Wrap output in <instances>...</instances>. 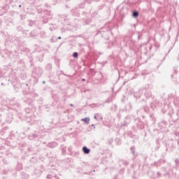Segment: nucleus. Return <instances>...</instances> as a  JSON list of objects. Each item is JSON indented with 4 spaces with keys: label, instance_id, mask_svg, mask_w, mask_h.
Segmentation results:
<instances>
[{
    "label": "nucleus",
    "instance_id": "f257e3e1",
    "mask_svg": "<svg viewBox=\"0 0 179 179\" xmlns=\"http://www.w3.org/2000/svg\"><path fill=\"white\" fill-rule=\"evenodd\" d=\"M100 33L101 34V37L103 38H106V34L108 35L110 34V33H111V31L108 28L103 27V28H101L99 31H98L97 34H100Z\"/></svg>",
    "mask_w": 179,
    "mask_h": 179
},
{
    "label": "nucleus",
    "instance_id": "f03ea898",
    "mask_svg": "<svg viewBox=\"0 0 179 179\" xmlns=\"http://www.w3.org/2000/svg\"><path fill=\"white\" fill-rule=\"evenodd\" d=\"M43 171H44V166L40 165L39 168H36L34 170V174L36 177H40V176L43 174Z\"/></svg>",
    "mask_w": 179,
    "mask_h": 179
},
{
    "label": "nucleus",
    "instance_id": "7ed1b4c3",
    "mask_svg": "<svg viewBox=\"0 0 179 179\" xmlns=\"http://www.w3.org/2000/svg\"><path fill=\"white\" fill-rule=\"evenodd\" d=\"M83 16H85V17L83 18L84 24H90L92 22V20L90 18L87 17V13L86 12H83Z\"/></svg>",
    "mask_w": 179,
    "mask_h": 179
},
{
    "label": "nucleus",
    "instance_id": "20e7f679",
    "mask_svg": "<svg viewBox=\"0 0 179 179\" xmlns=\"http://www.w3.org/2000/svg\"><path fill=\"white\" fill-rule=\"evenodd\" d=\"M34 72L38 76H41V75H43V69L40 67L36 68L35 70L34 71Z\"/></svg>",
    "mask_w": 179,
    "mask_h": 179
},
{
    "label": "nucleus",
    "instance_id": "39448f33",
    "mask_svg": "<svg viewBox=\"0 0 179 179\" xmlns=\"http://www.w3.org/2000/svg\"><path fill=\"white\" fill-rule=\"evenodd\" d=\"M48 148H50V149H54V148H57L58 146V143L53 141L48 143L47 145Z\"/></svg>",
    "mask_w": 179,
    "mask_h": 179
},
{
    "label": "nucleus",
    "instance_id": "423d86ee",
    "mask_svg": "<svg viewBox=\"0 0 179 179\" xmlns=\"http://www.w3.org/2000/svg\"><path fill=\"white\" fill-rule=\"evenodd\" d=\"M13 100H15V98L10 101V105L12 106L13 107H16L17 108H19L20 107V103L17 102L15 103L13 102Z\"/></svg>",
    "mask_w": 179,
    "mask_h": 179
},
{
    "label": "nucleus",
    "instance_id": "0eeeda50",
    "mask_svg": "<svg viewBox=\"0 0 179 179\" xmlns=\"http://www.w3.org/2000/svg\"><path fill=\"white\" fill-rule=\"evenodd\" d=\"M143 93V92L142 91V90H140L138 92L134 93V96L136 99H141V96H142Z\"/></svg>",
    "mask_w": 179,
    "mask_h": 179
},
{
    "label": "nucleus",
    "instance_id": "6e6552de",
    "mask_svg": "<svg viewBox=\"0 0 179 179\" xmlns=\"http://www.w3.org/2000/svg\"><path fill=\"white\" fill-rule=\"evenodd\" d=\"M23 101L27 106H33V99L31 98H27V99H24Z\"/></svg>",
    "mask_w": 179,
    "mask_h": 179
},
{
    "label": "nucleus",
    "instance_id": "1a4fd4ad",
    "mask_svg": "<svg viewBox=\"0 0 179 179\" xmlns=\"http://www.w3.org/2000/svg\"><path fill=\"white\" fill-rule=\"evenodd\" d=\"M29 139H40V135L36 134V133H34L32 134V135L31 136H29Z\"/></svg>",
    "mask_w": 179,
    "mask_h": 179
},
{
    "label": "nucleus",
    "instance_id": "9d476101",
    "mask_svg": "<svg viewBox=\"0 0 179 179\" xmlns=\"http://www.w3.org/2000/svg\"><path fill=\"white\" fill-rule=\"evenodd\" d=\"M82 150L84 155H89V153H90V149L87 148L86 146H83Z\"/></svg>",
    "mask_w": 179,
    "mask_h": 179
},
{
    "label": "nucleus",
    "instance_id": "9b49d317",
    "mask_svg": "<svg viewBox=\"0 0 179 179\" xmlns=\"http://www.w3.org/2000/svg\"><path fill=\"white\" fill-rule=\"evenodd\" d=\"M60 150H62V155L64 156V155H66V146L64 145H61Z\"/></svg>",
    "mask_w": 179,
    "mask_h": 179
},
{
    "label": "nucleus",
    "instance_id": "f8f14e48",
    "mask_svg": "<svg viewBox=\"0 0 179 179\" xmlns=\"http://www.w3.org/2000/svg\"><path fill=\"white\" fill-rule=\"evenodd\" d=\"M71 14L73 15V16H79V13H78V8H73L71 10Z\"/></svg>",
    "mask_w": 179,
    "mask_h": 179
},
{
    "label": "nucleus",
    "instance_id": "ddd939ff",
    "mask_svg": "<svg viewBox=\"0 0 179 179\" xmlns=\"http://www.w3.org/2000/svg\"><path fill=\"white\" fill-rule=\"evenodd\" d=\"M132 17L134 19H137L139 17V11L138 10H134L131 14Z\"/></svg>",
    "mask_w": 179,
    "mask_h": 179
},
{
    "label": "nucleus",
    "instance_id": "4468645a",
    "mask_svg": "<svg viewBox=\"0 0 179 179\" xmlns=\"http://www.w3.org/2000/svg\"><path fill=\"white\" fill-rule=\"evenodd\" d=\"M29 37L34 38V37H37V30H34L29 33Z\"/></svg>",
    "mask_w": 179,
    "mask_h": 179
},
{
    "label": "nucleus",
    "instance_id": "2eb2a0df",
    "mask_svg": "<svg viewBox=\"0 0 179 179\" xmlns=\"http://www.w3.org/2000/svg\"><path fill=\"white\" fill-rule=\"evenodd\" d=\"M91 16L92 19H99L100 17V15L97 12L92 13Z\"/></svg>",
    "mask_w": 179,
    "mask_h": 179
},
{
    "label": "nucleus",
    "instance_id": "dca6fc26",
    "mask_svg": "<svg viewBox=\"0 0 179 179\" xmlns=\"http://www.w3.org/2000/svg\"><path fill=\"white\" fill-rule=\"evenodd\" d=\"M81 121H83V122H85V124L88 125V124L90 122V117H85V118L81 119Z\"/></svg>",
    "mask_w": 179,
    "mask_h": 179
},
{
    "label": "nucleus",
    "instance_id": "f3484780",
    "mask_svg": "<svg viewBox=\"0 0 179 179\" xmlns=\"http://www.w3.org/2000/svg\"><path fill=\"white\" fill-rule=\"evenodd\" d=\"M119 164H120V166H121L122 164H123L124 166H127L128 164V162H127V161L122 159V160L119 161Z\"/></svg>",
    "mask_w": 179,
    "mask_h": 179
},
{
    "label": "nucleus",
    "instance_id": "a211bd4d",
    "mask_svg": "<svg viewBox=\"0 0 179 179\" xmlns=\"http://www.w3.org/2000/svg\"><path fill=\"white\" fill-rule=\"evenodd\" d=\"M134 159L135 157H136V154H135V148L134 147H131V149H130Z\"/></svg>",
    "mask_w": 179,
    "mask_h": 179
},
{
    "label": "nucleus",
    "instance_id": "6ab92c4d",
    "mask_svg": "<svg viewBox=\"0 0 179 179\" xmlns=\"http://www.w3.org/2000/svg\"><path fill=\"white\" fill-rule=\"evenodd\" d=\"M52 69V66L51 65V64H48L46 65V70L47 71H51Z\"/></svg>",
    "mask_w": 179,
    "mask_h": 179
},
{
    "label": "nucleus",
    "instance_id": "aec40b11",
    "mask_svg": "<svg viewBox=\"0 0 179 179\" xmlns=\"http://www.w3.org/2000/svg\"><path fill=\"white\" fill-rule=\"evenodd\" d=\"M72 57L73 58H78L79 57V53H78V52H74L72 55Z\"/></svg>",
    "mask_w": 179,
    "mask_h": 179
},
{
    "label": "nucleus",
    "instance_id": "412c9836",
    "mask_svg": "<svg viewBox=\"0 0 179 179\" xmlns=\"http://www.w3.org/2000/svg\"><path fill=\"white\" fill-rule=\"evenodd\" d=\"M22 177L23 179H27V178H29V175L26 174L25 173H22Z\"/></svg>",
    "mask_w": 179,
    "mask_h": 179
},
{
    "label": "nucleus",
    "instance_id": "4be33fe9",
    "mask_svg": "<svg viewBox=\"0 0 179 179\" xmlns=\"http://www.w3.org/2000/svg\"><path fill=\"white\" fill-rule=\"evenodd\" d=\"M127 107H129L128 110H129V111H131L132 110V108H133L132 103H129V104L127 106Z\"/></svg>",
    "mask_w": 179,
    "mask_h": 179
},
{
    "label": "nucleus",
    "instance_id": "5701e85b",
    "mask_svg": "<svg viewBox=\"0 0 179 179\" xmlns=\"http://www.w3.org/2000/svg\"><path fill=\"white\" fill-rule=\"evenodd\" d=\"M111 101H113V98L110 96L105 101V103H111Z\"/></svg>",
    "mask_w": 179,
    "mask_h": 179
},
{
    "label": "nucleus",
    "instance_id": "b1692460",
    "mask_svg": "<svg viewBox=\"0 0 179 179\" xmlns=\"http://www.w3.org/2000/svg\"><path fill=\"white\" fill-rule=\"evenodd\" d=\"M10 139H15V134L13 133H10L9 134Z\"/></svg>",
    "mask_w": 179,
    "mask_h": 179
},
{
    "label": "nucleus",
    "instance_id": "393cba45",
    "mask_svg": "<svg viewBox=\"0 0 179 179\" xmlns=\"http://www.w3.org/2000/svg\"><path fill=\"white\" fill-rule=\"evenodd\" d=\"M36 23V22H34V21H31V20H29V25L30 26V27H31V26H34V24Z\"/></svg>",
    "mask_w": 179,
    "mask_h": 179
},
{
    "label": "nucleus",
    "instance_id": "a878e982",
    "mask_svg": "<svg viewBox=\"0 0 179 179\" xmlns=\"http://www.w3.org/2000/svg\"><path fill=\"white\" fill-rule=\"evenodd\" d=\"M79 8H80L81 9H83V8H85V3H82L79 5Z\"/></svg>",
    "mask_w": 179,
    "mask_h": 179
},
{
    "label": "nucleus",
    "instance_id": "bb28decb",
    "mask_svg": "<svg viewBox=\"0 0 179 179\" xmlns=\"http://www.w3.org/2000/svg\"><path fill=\"white\" fill-rule=\"evenodd\" d=\"M128 124H129V121H128V122L124 121V124H123V127H127V125H128Z\"/></svg>",
    "mask_w": 179,
    "mask_h": 179
},
{
    "label": "nucleus",
    "instance_id": "cd10ccee",
    "mask_svg": "<svg viewBox=\"0 0 179 179\" xmlns=\"http://www.w3.org/2000/svg\"><path fill=\"white\" fill-rule=\"evenodd\" d=\"M46 179H52V176H51V175H48L47 176H46Z\"/></svg>",
    "mask_w": 179,
    "mask_h": 179
},
{
    "label": "nucleus",
    "instance_id": "c85d7f7f",
    "mask_svg": "<svg viewBox=\"0 0 179 179\" xmlns=\"http://www.w3.org/2000/svg\"><path fill=\"white\" fill-rule=\"evenodd\" d=\"M103 8H104V6L101 5V6H99L98 9H99V10H101V9H103Z\"/></svg>",
    "mask_w": 179,
    "mask_h": 179
},
{
    "label": "nucleus",
    "instance_id": "c756f323",
    "mask_svg": "<svg viewBox=\"0 0 179 179\" xmlns=\"http://www.w3.org/2000/svg\"><path fill=\"white\" fill-rule=\"evenodd\" d=\"M68 151L71 153V152H72V146H69L68 148Z\"/></svg>",
    "mask_w": 179,
    "mask_h": 179
},
{
    "label": "nucleus",
    "instance_id": "7c9ffc66",
    "mask_svg": "<svg viewBox=\"0 0 179 179\" xmlns=\"http://www.w3.org/2000/svg\"><path fill=\"white\" fill-rule=\"evenodd\" d=\"M145 96H147V97H150V96H152V92H148V94L147 95L146 94H145Z\"/></svg>",
    "mask_w": 179,
    "mask_h": 179
},
{
    "label": "nucleus",
    "instance_id": "2f4dec72",
    "mask_svg": "<svg viewBox=\"0 0 179 179\" xmlns=\"http://www.w3.org/2000/svg\"><path fill=\"white\" fill-rule=\"evenodd\" d=\"M96 117H99L101 118V120H103V117L101 116V115H100L99 113L96 114Z\"/></svg>",
    "mask_w": 179,
    "mask_h": 179
},
{
    "label": "nucleus",
    "instance_id": "473e14b6",
    "mask_svg": "<svg viewBox=\"0 0 179 179\" xmlns=\"http://www.w3.org/2000/svg\"><path fill=\"white\" fill-rule=\"evenodd\" d=\"M45 8H47L48 9V8H51V6L49 4L46 3L45 4Z\"/></svg>",
    "mask_w": 179,
    "mask_h": 179
},
{
    "label": "nucleus",
    "instance_id": "72a5a7b5",
    "mask_svg": "<svg viewBox=\"0 0 179 179\" xmlns=\"http://www.w3.org/2000/svg\"><path fill=\"white\" fill-rule=\"evenodd\" d=\"M125 99H126L125 96H123V97L122 98V103H125Z\"/></svg>",
    "mask_w": 179,
    "mask_h": 179
},
{
    "label": "nucleus",
    "instance_id": "f704fd0d",
    "mask_svg": "<svg viewBox=\"0 0 179 179\" xmlns=\"http://www.w3.org/2000/svg\"><path fill=\"white\" fill-rule=\"evenodd\" d=\"M25 111H26L27 113H30V109H29V108H25Z\"/></svg>",
    "mask_w": 179,
    "mask_h": 179
},
{
    "label": "nucleus",
    "instance_id": "c9c22d12",
    "mask_svg": "<svg viewBox=\"0 0 179 179\" xmlns=\"http://www.w3.org/2000/svg\"><path fill=\"white\" fill-rule=\"evenodd\" d=\"M17 30L20 31V30H22V27H17Z\"/></svg>",
    "mask_w": 179,
    "mask_h": 179
},
{
    "label": "nucleus",
    "instance_id": "e433bc0d",
    "mask_svg": "<svg viewBox=\"0 0 179 179\" xmlns=\"http://www.w3.org/2000/svg\"><path fill=\"white\" fill-rule=\"evenodd\" d=\"M34 160H36V158L32 157L30 161H31V162H34Z\"/></svg>",
    "mask_w": 179,
    "mask_h": 179
},
{
    "label": "nucleus",
    "instance_id": "4c0bfd02",
    "mask_svg": "<svg viewBox=\"0 0 179 179\" xmlns=\"http://www.w3.org/2000/svg\"><path fill=\"white\" fill-rule=\"evenodd\" d=\"M3 174H8V171L6 170L3 171Z\"/></svg>",
    "mask_w": 179,
    "mask_h": 179
},
{
    "label": "nucleus",
    "instance_id": "58836bf2",
    "mask_svg": "<svg viewBox=\"0 0 179 179\" xmlns=\"http://www.w3.org/2000/svg\"><path fill=\"white\" fill-rule=\"evenodd\" d=\"M175 162H176V164H178V163H179L178 159H176Z\"/></svg>",
    "mask_w": 179,
    "mask_h": 179
},
{
    "label": "nucleus",
    "instance_id": "ea45409f",
    "mask_svg": "<svg viewBox=\"0 0 179 179\" xmlns=\"http://www.w3.org/2000/svg\"><path fill=\"white\" fill-rule=\"evenodd\" d=\"M2 121V115L0 114V122Z\"/></svg>",
    "mask_w": 179,
    "mask_h": 179
},
{
    "label": "nucleus",
    "instance_id": "a19ab883",
    "mask_svg": "<svg viewBox=\"0 0 179 179\" xmlns=\"http://www.w3.org/2000/svg\"><path fill=\"white\" fill-rule=\"evenodd\" d=\"M66 8H67V9H69V8H71V7H69V6H68L67 4L66 5Z\"/></svg>",
    "mask_w": 179,
    "mask_h": 179
},
{
    "label": "nucleus",
    "instance_id": "79ce46f5",
    "mask_svg": "<svg viewBox=\"0 0 179 179\" xmlns=\"http://www.w3.org/2000/svg\"><path fill=\"white\" fill-rule=\"evenodd\" d=\"M50 41H51V43H54V38H52L50 39Z\"/></svg>",
    "mask_w": 179,
    "mask_h": 179
},
{
    "label": "nucleus",
    "instance_id": "37998d69",
    "mask_svg": "<svg viewBox=\"0 0 179 179\" xmlns=\"http://www.w3.org/2000/svg\"><path fill=\"white\" fill-rule=\"evenodd\" d=\"M174 73H177V70L174 68Z\"/></svg>",
    "mask_w": 179,
    "mask_h": 179
},
{
    "label": "nucleus",
    "instance_id": "c03bdc74",
    "mask_svg": "<svg viewBox=\"0 0 179 179\" xmlns=\"http://www.w3.org/2000/svg\"><path fill=\"white\" fill-rule=\"evenodd\" d=\"M138 39L141 40V35H138Z\"/></svg>",
    "mask_w": 179,
    "mask_h": 179
},
{
    "label": "nucleus",
    "instance_id": "a18cd8bd",
    "mask_svg": "<svg viewBox=\"0 0 179 179\" xmlns=\"http://www.w3.org/2000/svg\"><path fill=\"white\" fill-rule=\"evenodd\" d=\"M24 78H26V75L24 74V75L22 76V79H24Z\"/></svg>",
    "mask_w": 179,
    "mask_h": 179
},
{
    "label": "nucleus",
    "instance_id": "49530a36",
    "mask_svg": "<svg viewBox=\"0 0 179 179\" xmlns=\"http://www.w3.org/2000/svg\"><path fill=\"white\" fill-rule=\"evenodd\" d=\"M94 120H97V116H96V115H94Z\"/></svg>",
    "mask_w": 179,
    "mask_h": 179
},
{
    "label": "nucleus",
    "instance_id": "de8ad7c7",
    "mask_svg": "<svg viewBox=\"0 0 179 179\" xmlns=\"http://www.w3.org/2000/svg\"><path fill=\"white\" fill-rule=\"evenodd\" d=\"M55 178L56 179H59V178L58 176H55Z\"/></svg>",
    "mask_w": 179,
    "mask_h": 179
},
{
    "label": "nucleus",
    "instance_id": "09e8293b",
    "mask_svg": "<svg viewBox=\"0 0 179 179\" xmlns=\"http://www.w3.org/2000/svg\"><path fill=\"white\" fill-rule=\"evenodd\" d=\"M177 83H178V85H179V76H178V78L177 79Z\"/></svg>",
    "mask_w": 179,
    "mask_h": 179
},
{
    "label": "nucleus",
    "instance_id": "8fccbe9b",
    "mask_svg": "<svg viewBox=\"0 0 179 179\" xmlns=\"http://www.w3.org/2000/svg\"><path fill=\"white\" fill-rule=\"evenodd\" d=\"M157 176H158V177H159L160 173L158 172V173H157Z\"/></svg>",
    "mask_w": 179,
    "mask_h": 179
},
{
    "label": "nucleus",
    "instance_id": "3c124183",
    "mask_svg": "<svg viewBox=\"0 0 179 179\" xmlns=\"http://www.w3.org/2000/svg\"><path fill=\"white\" fill-rule=\"evenodd\" d=\"M133 26H134V29L136 28V24H134Z\"/></svg>",
    "mask_w": 179,
    "mask_h": 179
},
{
    "label": "nucleus",
    "instance_id": "603ef678",
    "mask_svg": "<svg viewBox=\"0 0 179 179\" xmlns=\"http://www.w3.org/2000/svg\"><path fill=\"white\" fill-rule=\"evenodd\" d=\"M70 107H73V104L71 103Z\"/></svg>",
    "mask_w": 179,
    "mask_h": 179
},
{
    "label": "nucleus",
    "instance_id": "864d4df0",
    "mask_svg": "<svg viewBox=\"0 0 179 179\" xmlns=\"http://www.w3.org/2000/svg\"><path fill=\"white\" fill-rule=\"evenodd\" d=\"M49 29H50V31H52V28L50 27Z\"/></svg>",
    "mask_w": 179,
    "mask_h": 179
},
{
    "label": "nucleus",
    "instance_id": "5fc2aeb1",
    "mask_svg": "<svg viewBox=\"0 0 179 179\" xmlns=\"http://www.w3.org/2000/svg\"><path fill=\"white\" fill-rule=\"evenodd\" d=\"M85 80H86L85 78H83V79H82V81H83V82H85Z\"/></svg>",
    "mask_w": 179,
    "mask_h": 179
},
{
    "label": "nucleus",
    "instance_id": "6e6d98bb",
    "mask_svg": "<svg viewBox=\"0 0 179 179\" xmlns=\"http://www.w3.org/2000/svg\"><path fill=\"white\" fill-rule=\"evenodd\" d=\"M177 61H179V55L178 56Z\"/></svg>",
    "mask_w": 179,
    "mask_h": 179
},
{
    "label": "nucleus",
    "instance_id": "4d7b16f0",
    "mask_svg": "<svg viewBox=\"0 0 179 179\" xmlns=\"http://www.w3.org/2000/svg\"><path fill=\"white\" fill-rule=\"evenodd\" d=\"M10 24H12V20L9 21Z\"/></svg>",
    "mask_w": 179,
    "mask_h": 179
},
{
    "label": "nucleus",
    "instance_id": "13d9d810",
    "mask_svg": "<svg viewBox=\"0 0 179 179\" xmlns=\"http://www.w3.org/2000/svg\"><path fill=\"white\" fill-rule=\"evenodd\" d=\"M43 85H45V81H43Z\"/></svg>",
    "mask_w": 179,
    "mask_h": 179
},
{
    "label": "nucleus",
    "instance_id": "bf43d9fd",
    "mask_svg": "<svg viewBox=\"0 0 179 179\" xmlns=\"http://www.w3.org/2000/svg\"><path fill=\"white\" fill-rule=\"evenodd\" d=\"M18 8H22V5H19V6H18Z\"/></svg>",
    "mask_w": 179,
    "mask_h": 179
},
{
    "label": "nucleus",
    "instance_id": "052dcab7",
    "mask_svg": "<svg viewBox=\"0 0 179 179\" xmlns=\"http://www.w3.org/2000/svg\"><path fill=\"white\" fill-rule=\"evenodd\" d=\"M58 39H59V40H61V36H59V37H58Z\"/></svg>",
    "mask_w": 179,
    "mask_h": 179
},
{
    "label": "nucleus",
    "instance_id": "680f3d73",
    "mask_svg": "<svg viewBox=\"0 0 179 179\" xmlns=\"http://www.w3.org/2000/svg\"><path fill=\"white\" fill-rule=\"evenodd\" d=\"M92 127H94V128H96V127H94V124H92Z\"/></svg>",
    "mask_w": 179,
    "mask_h": 179
},
{
    "label": "nucleus",
    "instance_id": "e2e57ef3",
    "mask_svg": "<svg viewBox=\"0 0 179 179\" xmlns=\"http://www.w3.org/2000/svg\"><path fill=\"white\" fill-rule=\"evenodd\" d=\"M176 114H177V116L178 117V115H179V113H177Z\"/></svg>",
    "mask_w": 179,
    "mask_h": 179
},
{
    "label": "nucleus",
    "instance_id": "0e129e2a",
    "mask_svg": "<svg viewBox=\"0 0 179 179\" xmlns=\"http://www.w3.org/2000/svg\"><path fill=\"white\" fill-rule=\"evenodd\" d=\"M29 49H27V52H29Z\"/></svg>",
    "mask_w": 179,
    "mask_h": 179
},
{
    "label": "nucleus",
    "instance_id": "69168bd1",
    "mask_svg": "<svg viewBox=\"0 0 179 179\" xmlns=\"http://www.w3.org/2000/svg\"><path fill=\"white\" fill-rule=\"evenodd\" d=\"M15 54H17V51L15 50Z\"/></svg>",
    "mask_w": 179,
    "mask_h": 179
},
{
    "label": "nucleus",
    "instance_id": "338daca9",
    "mask_svg": "<svg viewBox=\"0 0 179 179\" xmlns=\"http://www.w3.org/2000/svg\"><path fill=\"white\" fill-rule=\"evenodd\" d=\"M166 174H169V172H167L166 173H165L164 176H166Z\"/></svg>",
    "mask_w": 179,
    "mask_h": 179
},
{
    "label": "nucleus",
    "instance_id": "774afa93",
    "mask_svg": "<svg viewBox=\"0 0 179 179\" xmlns=\"http://www.w3.org/2000/svg\"><path fill=\"white\" fill-rule=\"evenodd\" d=\"M69 1H71V0H66V2H69Z\"/></svg>",
    "mask_w": 179,
    "mask_h": 179
}]
</instances>
